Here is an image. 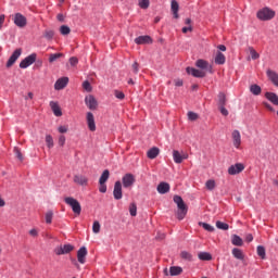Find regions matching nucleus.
Segmentation results:
<instances>
[{
	"instance_id": "4468645a",
	"label": "nucleus",
	"mask_w": 278,
	"mask_h": 278,
	"mask_svg": "<svg viewBox=\"0 0 278 278\" xmlns=\"http://www.w3.org/2000/svg\"><path fill=\"white\" fill-rule=\"evenodd\" d=\"M87 256H88V249H86V247H81L77 251V261L79 262V264H86Z\"/></svg>"
},
{
	"instance_id": "423d86ee",
	"label": "nucleus",
	"mask_w": 278,
	"mask_h": 278,
	"mask_svg": "<svg viewBox=\"0 0 278 278\" xmlns=\"http://www.w3.org/2000/svg\"><path fill=\"white\" fill-rule=\"evenodd\" d=\"M75 247L71 243L60 245L59 248L54 249L55 255H66L71 253V251H74Z\"/></svg>"
},
{
	"instance_id": "473e14b6",
	"label": "nucleus",
	"mask_w": 278,
	"mask_h": 278,
	"mask_svg": "<svg viewBox=\"0 0 278 278\" xmlns=\"http://www.w3.org/2000/svg\"><path fill=\"white\" fill-rule=\"evenodd\" d=\"M199 260H202V262H210V260H212V254L207 253V252H200L198 254Z\"/></svg>"
},
{
	"instance_id": "c9c22d12",
	"label": "nucleus",
	"mask_w": 278,
	"mask_h": 278,
	"mask_svg": "<svg viewBox=\"0 0 278 278\" xmlns=\"http://www.w3.org/2000/svg\"><path fill=\"white\" fill-rule=\"evenodd\" d=\"M248 51L251 55V60H260V53H257V51L253 47H249Z\"/></svg>"
},
{
	"instance_id": "0eeeda50",
	"label": "nucleus",
	"mask_w": 278,
	"mask_h": 278,
	"mask_svg": "<svg viewBox=\"0 0 278 278\" xmlns=\"http://www.w3.org/2000/svg\"><path fill=\"white\" fill-rule=\"evenodd\" d=\"M113 197L116 201L123 199V182H121V180L115 181Z\"/></svg>"
},
{
	"instance_id": "338daca9",
	"label": "nucleus",
	"mask_w": 278,
	"mask_h": 278,
	"mask_svg": "<svg viewBox=\"0 0 278 278\" xmlns=\"http://www.w3.org/2000/svg\"><path fill=\"white\" fill-rule=\"evenodd\" d=\"M3 23H5V15L4 14L0 15V29H1V27H3Z\"/></svg>"
},
{
	"instance_id": "f257e3e1",
	"label": "nucleus",
	"mask_w": 278,
	"mask_h": 278,
	"mask_svg": "<svg viewBox=\"0 0 278 278\" xmlns=\"http://www.w3.org/2000/svg\"><path fill=\"white\" fill-rule=\"evenodd\" d=\"M174 203H176L178 207V212H177L178 220H184V218H186V215L188 214V205H186V202H184V199L181 198V195H174Z\"/></svg>"
},
{
	"instance_id": "6ab92c4d",
	"label": "nucleus",
	"mask_w": 278,
	"mask_h": 278,
	"mask_svg": "<svg viewBox=\"0 0 278 278\" xmlns=\"http://www.w3.org/2000/svg\"><path fill=\"white\" fill-rule=\"evenodd\" d=\"M173 157H174L175 164H181V162H184V160H188V156L186 154H181L177 150L173 151Z\"/></svg>"
},
{
	"instance_id": "ea45409f",
	"label": "nucleus",
	"mask_w": 278,
	"mask_h": 278,
	"mask_svg": "<svg viewBox=\"0 0 278 278\" xmlns=\"http://www.w3.org/2000/svg\"><path fill=\"white\" fill-rule=\"evenodd\" d=\"M216 227H217V229H222L223 231H227L229 229V224L217 220L216 222Z\"/></svg>"
},
{
	"instance_id": "f704fd0d",
	"label": "nucleus",
	"mask_w": 278,
	"mask_h": 278,
	"mask_svg": "<svg viewBox=\"0 0 278 278\" xmlns=\"http://www.w3.org/2000/svg\"><path fill=\"white\" fill-rule=\"evenodd\" d=\"M60 58H64V53L50 54V56H49L50 64H53V62H58V60H60Z\"/></svg>"
},
{
	"instance_id": "20e7f679",
	"label": "nucleus",
	"mask_w": 278,
	"mask_h": 278,
	"mask_svg": "<svg viewBox=\"0 0 278 278\" xmlns=\"http://www.w3.org/2000/svg\"><path fill=\"white\" fill-rule=\"evenodd\" d=\"M256 16L260 21H271V18H275V11H273L270 8H263L257 13Z\"/></svg>"
},
{
	"instance_id": "864d4df0",
	"label": "nucleus",
	"mask_w": 278,
	"mask_h": 278,
	"mask_svg": "<svg viewBox=\"0 0 278 278\" xmlns=\"http://www.w3.org/2000/svg\"><path fill=\"white\" fill-rule=\"evenodd\" d=\"M114 94H115L116 99H119L121 101H123V99H125V93L123 91L115 90Z\"/></svg>"
},
{
	"instance_id": "f03ea898",
	"label": "nucleus",
	"mask_w": 278,
	"mask_h": 278,
	"mask_svg": "<svg viewBox=\"0 0 278 278\" xmlns=\"http://www.w3.org/2000/svg\"><path fill=\"white\" fill-rule=\"evenodd\" d=\"M174 203H176L178 207V212H177L178 220H184V218H186V215L188 214V205H186V202H184V199L181 198V195H174Z\"/></svg>"
},
{
	"instance_id": "a18cd8bd",
	"label": "nucleus",
	"mask_w": 278,
	"mask_h": 278,
	"mask_svg": "<svg viewBox=\"0 0 278 278\" xmlns=\"http://www.w3.org/2000/svg\"><path fill=\"white\" fill-rule=\"evenodd\" d=\"M46 223L47 225H51V223H53V211H48L46 213Z\"/></svg>"
},
{
	"instance_id": "2f4dec72",
	"label": "nucleus",
	"mask_w": 278,
	"mask_h": 278,
	"mask_svg": "<svg viewBox=\"0 0 278 278\" xmlns=\"http://www.w3.org/2000/svg\"><path fill=\"white\" fill-rule=\"evenodd\" d=\"M232 255L236 260H244V253H242V250L238 248L232 249Z\"/></svg>"
},
{
	"instance_id": "603ef678",
	"label": "nucleus",
	"mask_w": 278,
	"mask_h": 278,
	"mask_svg": "<svg viewBox=\"0 0 278 278\" xmlns=\"http://www.w3.org/2000/svg\"><path fill=\"white\" fill-rule=\"evenodd\" d=\"M188 118H189V121H197L199 118V114L190 111V112H188Z\"/></svg>"
},
{
	"instance_id": "a878e982",
	"label": "nucleus",
	"mask_w": 278,
	"mask_h": 278,
	"mask_svg": "<svg viewBox=\"0 0 278 278\" xmlns=\"http://www.w3.org/2000/svg\"><path fill=\"white\" fill-rule=\"evenodd\" d=\"M231 244H233V247H242L244 244V241L242 240V238H240V236L232 235Z\"/></svg>"
},
{
	"instance_id": "6e6d98bb",
	"label": "nucleus",
	"mask_w": 278,
	"mask_h": 278,
	"mask_svg": "<svg viewBox=\"0 0 278 278\" xmlns=\"http://www.w3.org/2000/svg\"><path fill=\"white\" fill-rule=\"evenodd\" d=\"M99 191L102 192V194H105L108 192V186L105 182L100 184Z\"/></svg>"
},
{
	"instance_id": "0e129e2a",
	"label": "nucleus",
	"mask_w": 278,
	"mask_h": 278,
	"mask_svg": "<svg viewBox=\"0 0 278 278\" xmlns=\"http://www.w3.org/2000/svg\"><path fill=\"white\" fill-rule=\"evenodd\" d=\"M174 81H175V86H177V87L184 86V80L182 79L177 78Z\"/></svg>"
},
{
	"instance_id": "4be33fe9",
	"label": "nucleus",
	"mask_w": 278,
	"mask_h": 278,
	"mask_svg": "<svg viewBox=\"0 0 278 278\" xmlns=\"http://www.w3.org/2000/svg\"><path fill=\"white\" fill-rule=\"evenodd\" d=\"M265 99H267V101L273 103V105H277L278 106V96H277V93L267 91L265 93Z\"/></svg>"
},
{
	"instance_id": "6e6552de",
	"label": "nucleus",
	"mask_w": 278,
	"mask_h": 278,
	"mask_svg": "<svg viewBox=\"0 0 278 278\" xmlns=\"http://www.w3.org/2000/svg\"><path fill=\"white\" fill-rule=\"evenodd\" d=\"M124 188H131L136 184V176L134 174H125L122 178Z\"/></svg>"
},
{
	"instance_id": "7ed1b4c3",
	"label": "nucleus",
	"mask_w": 278,
	"mask_h": 278,
	"mask_svg": "<svg viewBox=\"0 0 278 278\" xmlns=\"http://www.w3.org/2000/svg\"><path fill=\"white\" fill-rule=\"evenodd\" d=\"M64 202L66 203V205H70V207H72V211L74 212V214H76V216H79V214H81V204L79 203V201H77V199L73 197H67L64 199Z\"/></svg>"
},
{
	"instance_id": "2eb2a0df",
	"label": "nucleus",
	"mask_w": 278,
	"mask_h": 278,
	"mask_svg": "<svg viewBox=\"0 0 278 278\" xmlns=\"http://www.w3.org/2000/svg\"><path fill=\"white\" fill-rule=\"evenodd\" d=\"M68 86V77L59 78L54 84L55 90H64Z\"/></svg>"
},
{
	"instance_id": "c756f323",
	"label": "nucleus",
	"mask_w": 278,
	"mask_h": 278,
	"mask_svg": "<svg viewBox=\"0 0 278 278\" xmlns=\"http://www.w3.org/2000/svg\"><path fill=\"white\" fill-rule=\"evenodd\" d=\"M184 273V269L179 266H173L169 268V275L172 277H177V275H181Z\"/></svg>"
},
{
	"instance_id": "8fccbe9b",
	"label": "nucleus",
	"mask_w": 278,
	"mask_h": 278,
	"mask_svg": "<svg viewBox=\"0 0 278 278\" xmlns=\"http://www.w3.org/2000/svg\"><path fill=\"white\" fill-rule=\"evenodd\" d=\"M83 88L84 90H86L87 92H92V85H90V81L85 80L83 83Z\"/></svg>"
},
{
	"instance_id": "5fc2aeb1",
	"label": "nucleus",
	"mask_w": 278,
	"mask_h": 278,
	"mask_svg": "<svg viewBox=\"0 0 278 278\" xmlns=\"http://www.w3.org/2000/svg\"><path fill=\"white\" fill-rule=\"evenodd\" d=\"M53 36H55V33L53 30L45 31V38H47L48 40H51L53 38Z\"/></svg>"
},
{
	"instance_id": "9b49d317",
	"label": "nucleus",
	"mask_w": 278,
	"mask_h": 278,
	"mask_svg": "<svg viewBox=\"0 0 278 278\" xmlns=\"http://www.w3.org/2000/svg\"><path fill=\"white\" fill-rule=\"evenodd\" d=\"M244 170V164L237 163L228 168V175H240Z\"/></svg>"
},
{
	"instance_id": "09e8293b",
	"label": "nucleus",
	"mask_w": 278,
	"mask_h": 278,
	"mask_svg": "<svg viewBox=\"0 0 278 278\" xmlns=\"http://www.w3.org/2000/svg\"><path fill=\"white\" fill-rule=\"evenodd\" d=\"M92 231L93 233H99L101 231V224L98 220L93 222Z\"/></svg>"
},
{
	"instance_id": "a211bd4d",
	"label": "nucleus",
	"mask_w": 278,
	"mask_h": 278,
	"mask_svg": "<svg viewBox=\"0 0 278 278\" xmlns=\"http://www.w3.org/2000/svg\"><path fill=\"white\" fill-rule=\"evenodd\" d=\"M266 75H267L269 81H271V84H274L276 86V88H278V74H277V72H275L273 70H267Z\"/></svg>"
},
{
	"instance_id": "dca6fc26",
	"label": "nucleus",
	"mask_w": 278,
	"mask_h": 278,
	"mask_svg": "<svg viewBox=\"0 0 278 278\" xmlns=\"http://www.w3.org/2000/svg\"><path fill=\"white\" fill-rule=\"evenodd\" d=\"M87 125L90 131H97V124L94 123V115L91 112L87 113Z\"/></svg>"
},
{
	"instance_id": "c03bdc74",
	"label": "nucleus",
	"mask_w": 278,
	"mask_h": 278,
	"mask_svg": "<svg viewBox=\"0 0 278 278\" xmlns=\"http://www.w3.org/2000/svg\"><path fill=\"white\" fill-rule=\"evenodd\" d=\"M129 213H130V216H137V214H138V206L136 205V203H131L130 204Z\"/></svg>"
},
{
	"instance_id": "3c124183",
	"label": "nucleus",
	"mask_w": 278,
	"mask_h": 278,
	"mask_svg": "<svg viewBox=\"0 0 278 278\" xmlns=\"http://www.w3.org/2000/svg\"><path fill=\"white\" fill-rule=\"evenodd\" d=\"M14 154L16 155L17 160H20V162H23V153L21 152V149L18 148H14Z\"/></svg>"
},
{
	"instance_id": "774afa93",
	"label": "nucleus",
	"mask_w": 278,
	"mask_h": 278,
	"mask_svg": "<svg viewBox=\"0 0 278 278\" xmlns=\"http://www.w3.org/2000/svg\"><path fill=\"white\" fill-rule=\"evenodd\" d=\"M245 240H247L248 242H253V235H252V233H248V235L245 236Z\"/></svg>"
},
{
	"instance_id": "37998d69",
	"label": "nucleus",
	"mask_w": 278,
	"mask_h": 278,
	"mask_svg": "<svg viewBox=\"0 0 278 278\" xmlns=\"http://www.w3.org/2000/svg\"><path fill=\"white\" fill-rule=\"evenodd\" d=\"M46 143L48 149H53L54 143H53V137L51 135L46 136Z\"/></svg>"
},
{
	"instance_id": "9d476101",
	"label": "nucleus",
	"mask_w": 278,
	"mask_h": 278,
	"mask_svg": "<svg viewBox=\"0 0 278 278\" xmlns=\"http://www.w3.org/2000/svg\"><path fill=\"white\" fill-rule=\"evenodd\" d=\"M13 21H14V24L16 25V27H25L27 25V17H25L21 13H16L14 15Z\"/></svg>"
},
{
	"instance_id": "c85d7f7f",
	"label": "nucleus",
	"mask_w": 278,
	"mask_h": 278,
	"mask_svg": "<svg viewBox=\"0 0 278 278\" xmlns=\"http://www.w3.org/2000/svg\"><path fill=\"white\" fill-rule=\"evenodd\" d=\"M225 62H227L225 54H223V52H217L215 56V64L223 65Z\"/></svg>"
},
{
	"instance_id": "7c9ffc66",
	"label": "nucleus",
	"mask_w": 278,
	"mask_h": 278,
	"mask_svg": "<svg viewBox=\"0 0 278 278\" xmlns=\"http://www.w3.org/2000/svg\"><path fill=\"white\" fill-rule=\"evenodd\" d=\"M195 66H198V68H202V71H205V68L210 66V63L203 59H199L195 62Z\"/></svg>"
},
{
	"instance_id": "b1692460",
	"label": "nucleus",
	"mask_w": 278,
	"mask_h": 278,
	"mask_svg": "<svg viewBox=\"0 0 278 278\" xmlns=\"http://www.w3.org/2000/svg\"><path fill=\"white\" fill-rule=\"evenodd\" d=\"M50 108H51L54 116H62V109H60V105L58 104V102L51 101Z\"/></svg>"
},
{
	"instance_id": "13d9d810",
	"label": "nucleus",
	"mask_w": 278,
	"mask_h": 278,
	"mask_svg": "<svg viewBox=\"0 0 278 278\" xmlns=\"http://www.w3.org/2000/svg\"><path fill=\"white\" fill-rule=\"evenodd\" d=\"M59 144L60 147H64V144H66V137L64 135L59 137Z\"/></svg>"
},
{
	"instance_id": "de8ad7c7",
	"label": "nucleus",
	"mask_w": 278,
	"mask_h": 278,
	"mask_svg": "<svg viewBox=\"0 0 278 278\" xmlns=\"http://www.w3.org/2000/svg\"><path fill=\"white\" fill-rule=\"evenodd\" d=\"M205 187L208 189V190H214V188H216V181L213 180V179H210L205 182Z\"/></svg>"
},
{
	"instance_id": "79ce46f5",
	"label": "nucleus",
	"mask_w": 278,
	"mask_h": 278,
	"mask_svg": "<svg viewBox=\"0 0 278 278\" xmlns=\"http://www.w3.org/2000/svg\"><path fill=\"white\" fill-rule=\"evenodd\" d=\"M199 226L203 227V229H205V231H214V226L207 224V223H203V222H199Z\"/></svg>"
},
{
	"instance_id": "39448f33",
	"label": "nucleus",
	"mask_w": 278,
	"mask_h": 278,
	"mask_svg": "<svg viewBox=\"0 0 278 278\" xmlns=\"http://www.w3.org/2000/svg\"><path fill=\"white\" fill-rule=\"evenodd\" d=\"M38 58V54L31 53L30 55L26 56L24 60L20 63V68H29L34 62H36V59Z\"/></svg>"
},
{
	"instance_id": "e433bc0d",
	"label": "nucleus",
	"mask_w": 278,
	"mask_h": 278,
	"mask_svg": "<svg viewBox=\"0 0 278 278\" xmlns=\"http://www.w3.org/2000/svg\"><path fill=\"white\" fill-rule=\"evenodd\" d=\"M138 5L141 10H149V5H151L150 0H138Z\"/></svg>"
},
{
	"instance_id": "bb28decb",
	"label": "nucleus",
	"mask_w": 278,
	"mask_h": 278,
	"mask_svg": "<svg viewBox=\"0 0 278 278\" xmlns=\"http://www.w3.org/2000/svg\"><path fill=\"white\" fill-rule=\"evenodd\" d=\"M147 155L149 160H155L160 155V149L154 147L148 151Z\"/></svg>"
},
{
	"instance_id": "aec40b11",
	"label": "nucleus",
	"mask_w": 278,
	"mask_h": 278,
	"mask_svg": "<svg viewBox=\"0 0 278 278\" xmlns=\"http://www.w3.org/2000/svg\"><path fill=\"white\" fill-rule=\"evenodd\" d=\"M156 190L159 194H166L170 192V185L168 182H160Z\"/></svg>"
},
{
	"instance_id": "4d7b16f0",
	"label": "nucleus",
	"mask_w": 278,
	"mask_h": 278,
	"mask_svg": "<svg viewBox=\"0 0 278 278\" xmlns=\"http://www.w3.org/2000/svg\"><path fill=\"white\" fill-rule=\"evenodd\" d=\"M78 63H79V60L76 56H72L70 59L71 66H77Z\"/></svg>"
},
{
	"instance_id": "680f3d73",
	"label": "nucleus",
	"mask_w": 278,
	"mask_h": 278,
	"mask_svg": "<svg viewBox=\"0 0 278 278\" xmlns=\"http://www.w3.org/2000/svg\"><path fill=\"white\" fill-rule=\"evenodd\" d=\"M66 131H68V127H66V126H60L59 127V132L60 134H66Z\"/></svg>"
},
{
	"instance_id": "ddd939ff",
	"label": "nucleus",
	"mask_w": 278,
	"mask_h": 278,
	"mask_svg": "<svg viewBox=\"0 0 278 278\" xmlns=\"http://www.w3.org/2000/svg\"><path fill=\"white\" fill-rule=\"evenodd\" d=\"M85 103H86L87 108H89V110H97V108L99 105L94 96H87L85 98Z\"/></svg>"
},
{
	"instance_id": "49530a36",
	"label": "nucleus",
	"mask_w": 278,
	"mask_h": 278,
	"mask_svg": "<svg viewBox=\"0 0 278 278\" xmlns=\"http://www.w3.org/2000/svg\"><path fill=\"white\" fill-rule=\"evenodd\" d=\"M60 31H61L62 36H68V34H71V27H68L66 25H62L60 27Z\"/></svg>"
},
{
	"instance_id": "bf43d9fd",
	"label": "nucleus",
	"mask_w": 278,
	"mask_h": 278,
	"mask_svg": "<svg viewBox=\"0 0 278 278\" xmlns=\"http://www.w3.org/2000/svg\"><path fill=\"white\" fill-rule=\"evenodd\" d=\"M219 112L223 114V116H229V111L225 109V105L219 106Z\"/></svg>"
},
{
	"instance_id": "5701e85b",
	"label": "nucleus",
	"mask_w": 278,
	"mask_h": 278,
	"mask_svg": "<svg viewBox=\"0 0 278 278\" xmlns=\"http://www.w3.org/2000/svg\"><path fill=\"white\" fill-rule=\"evenodd\" d=\"M136 45H151L153 42L150 36H139L135 39Z\"/></svg>"
},
{
	"instance_id": "052dcab7",
	"label": "nucleus",
	"mask_w": 278,
	"mask_h": 278,
	"mask_svg": "<svg viewBox=\"0 0 278 278\" xmlns=\"http://www.w3.org/2000/svg\"><path fill=\"white\" fill-rule=\"evenodd\" d=\"M264 108H266V110H268L269 112H275V108H273V105H270V103L268 102H263Z\"/></svg>"
},
{
	"instance_id": "f8f14e48",
	"label": "nucleus",
	"mask_w": 278,
	"mask_h": 278,
	"mask_svg": "<svg viewBox=\"0 0 278 278\" xmlns=\"http://www.w3.org/2000/svg\"><path fill=\"white\" fill-rule=\"evenodd\" d=\"M231 136L233 147L236 149H240V144H242V136L240 135V130H233Z\"/></svg>"
},
{
	"instance_id": "72a5a7b5",
	"label": "nucleus",
	"mask_w": 278,
	"mask_h": 278,
	"mask_svg": "<svg viewBox=\"0 0 278 278\" xmlns=\"http://www.w3.org/2000/svg\"><path fill=\"white\" fill-rule=\"evenodd\" d=\"M110 179V170L105 169L100 176L99 184H105Z\"/></svg>"
},
{
	"instance_id": "1a4fd4ad",
	"label": "nucleus",
	"mask_w": 278,
	"mask_h": 278,
	"mask_svg": "<svg viewBox=\"0 0 278 278\" xmlns=\"http://www.w3.org/2000/svg\"><path fill=\"white\" fill-rule=\"evenodd\" d=\"M23 53V49L18 48L16 49L12 55L10 56V59L7 62V68H10L11 66H14L16 60H18L21 58Z\"/></svg>"
},
{
	"instance_id": "f3484780",
	"label": "nucleus",
	"mask_w": 278,
	"mask_h": 278,
	"mask_svg": "<svg viewBox=\"0 0 278 278\" xmlns=\"http://www.w3.org/2000/svg\"><path fill=\"white\" fill-rule=\"evenodd\" d=\"M188 75H192V77L203 78L205 77V72L201 70H197L194 67H187Z\"/></svg>"
},
{
	"instance_id": "a19ab883",
	"label": "nucleus",
	"mask_w": 278,
	"mask_h": 278,
	"mask_svg": "<svg viewBox=\"0 0 278 278\" xmlns=\"http://www.w3.org/2000/svg\"><path fill=\"white\" fill-rule=\"evenodd\" d=\"M220 105H227V97L223 92L218 94V106Z\"/></svg>"
},
{
	"instance_id": "58836bf2",
	"label": "nucleus",
	"mask_w": 278,
	"mask_h": 278,
	"mask_svg": "<svg viewBox=\"0 0 278 278\" xmlns=\"http://www.w3.org/2000/svg\"><path fill=\"white\" fill-rule=\"evenodd\" d=\"M256 251H257L258 257H261L262 260H266V249L264 247L258 245Z\"/></svg>"
},
{
	"instance_id": "e2e57ef3",
	"label": "nucleus",
	"mask_w": 278,
	"mask_h": 278,
	"mask_svg": "<svg viewBox=\"0 0 278 278\" xmlns=\"http://www.w3.org/2000/svg\"><path fill=\"white\" fill-rule=\"evenodd\" d=\"M29 236H33V238H36V236H38V230L36 228L30 229Z\"/></svg>"
},
{
	"instance_id": "393cba45",
	"label": "nucleus",
	"mask_w": 278,
	"mask_h": 278,
	"mask_svg": "<svg viewBox=\"0 0 278 278\" xmlns=\"http://www.w3.org/2000/svg\"><path fill=\"white\" fill-rule=\"evenodd\" d=\"M170 8L174 14V18H179V3L177 2V0H172Z\"/></svg>"
},
{
	"instance_id": "69168bd1",
	"label": "nucleus",
	"mask_w": 278,
	"mask_h": 278,
	"mask_svg": "<svg viewBox=\"0 0 278 278\" xmlns=\"http://www.w3.org/2000/svg\"><path fill=\"white\" fill-rule=\"evenodd\" d=\"M188 31H192V26H186L182 28V34H188Z\"/></svg>"
},
{
	"instance_id": "cd10ccee",
	"label": "nucleus",
	"mask_w": 278,
	"mask_h": 278,
	"mask_svg": "<svg viewBox=\"0 0 278 278\" xmlns=\"http://www.w3.org/2000/svg\"><path fill=\"white\" fill-rule=\"evenodd\" d=\"M250 92L253 93L255 97H260V94H262V87H260V85L257 84L251 85Z\"/></svg>"
},
{
	"instance_id": "412c9836",
	"label": "nucleus",
	"mask_w": 278,
	"mask_h": 278,
	"mask_svg": "<svg viewBox=\"0 0 278 278\" xmlns=\"http://www.w3.org/2000/svg\"><path fill=\"white\" fill-rule=\"evenodd\" d=\"M74 184H77L78 186H88V177L84 175H75Z\"/></svg>"
},
{
	"instance_id": "4c0bfd02",
	"label": "nucleus",
	"mask_w": 278,
	"mask_h": 278,
	"mask_svg": "<svg viewBox=\"0 0 278 278\" xmlns=\"http://www.w3.org/2000/svg\"><path fill=\"white\" fill-rule=\"evenodd\" d=\"M181 260H186V262H192V254L188 251L180 252Z\"/></svg>"
}]
</instances>
